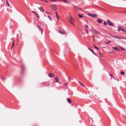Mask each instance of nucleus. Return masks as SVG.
Returning a JSON list of instances; mask_svg holds the SVG:
<instances>
[{
  "mask_svg": "<svg viewBox=\"0 0 126 126\" xmlns=\"http://www.w3.org/2000/svg\"><path fill=\"white\" fill-rule=\"evenodd\" d=\"M70 19L69 20V21L70 23L73 25L74 26H75V24L73 22H75V20L71 16H69Z\"/></svg>",
  "mask_w": 126,
  "mask_h": 126,
  "instance_id": "obj_1",
  "label": "nucleus"
},
{
  "mask_svg": "<svg viewBox=\"0 0 126 126\" xmlns=\"http://www.w3.org/2000/svg\"><path fill=\"white\" fill-rule=\"evenodd\" d=\"M88 15L92 17L95 18L97 17V16L96 14H88Z\"/></svg>",
  "mask_w": 126,
  "mask_h": 126,
  "instance_id": "obj_2",
  "label": "nucleus"
},
{
  "mask_svg": "<svg viewBox=\"0 0 126 126\" xmlns=\"http://www.w3.org/2000/svg\"><path fill=\"white\" fill-rule=\"evenodd\" d=\"M110 35L112 37L118 39H121V37L119 36H114L111 34H110Z\"/></svg>",
  "mask_w": 126,
  "mask_h": 126,
  "instance_id": "obj_3",
  "label": "nucleus"
},
{
  "mask_svg": "<svg viewBox=\"0 0 126 126\" xmlns=\"http://www.w3.org/2000/svg\"><path fill=\"white\" fill-rule=\"evenodd\" d=\"M107 22L108 23V25L110 26H113L114 24L113 23L110 22V20H107Z\"/></svg>",
  "mask_w": 126,
  "mask_h": 126,
  "instance_id": "obj_4",
  "label": "nucleus"
},
{
  "mask_svg": "<svg viewBox=\"0 0 126 126\" xmlns=\"http://www.w3.org/2000/svg\"><path fill=\"white\" fill-rule=\"evenodd\" d=\"M52 9L53 10H55L57 9L56 6L55 5H51Z\"/></svg>",
  "mask_w": 126,
  "mask_h": 126,
  "instance_id": "obj_5",
  "label": "nucleus"
},
{
  "mask_svg": "<svg viewBox=\"0 0 126 126\" xmlns=\"http://www.w3.org/2000/svg\"><path fill=\"white\" fill-rule=\"evenodd\" d=\"M59 32L60 33L63 34H64L65 33V32L64 30H59Z\"/></svg>",
  "mask_w": 126,
  "mask_h": 126,
  "instance_id": "obj_6",
  "label": "nucleus"
},
{
  "mask_svg": "<svg viewBox=\"0 0 126 126\" xmlns=\"http://www.w3.org/2000/svg\"><path fill=\"white\" fill-rule=\"evenodd\" d=\"M55 80L56 81V82H58L59 81V80L58 79V77H56L54 78Z\"/></svg>",
  "mask_w": 126,
  "mask_h": 126,
  "instance_id": "obj_7",
  "label": "nucleus"
},
{
  "mask_svg": "<svg viewBox=\"0 0 126 126\" xmlns=\"http://www.w3.org/2000/svg\"><path fill=\"white\" fill-rule=\"evenodd\" d=\"M48 76L50 78H53L54 77L53 74L51 73H49L48 74Z\"/></svg>",
  "mask_w": 126,
  "mask_h": 126,
  "instance_id": "obj_8",
  "label": "nucleus"
},
{
  "mask_svg": "<svg viewBox=\"0 0 126 126\" xmlns=\"http://www.w3.org/2000/svg\"><path fill=\"white\" fill-rule=\"evenodd\" d=\"M41 24H40V26H39V24H38V27L39 28V30H41V31H42V32H43V31L42 30V27L41 26Z\"/></svg>",
  "mask_w": 126,
  "mask_h": 126,
  "instance_id": "obj_9",
  "label": "nucleus"
},
{
  "mask_svg": "<svg viewBox=\"0 0 126 126\" xmlns=\"http://www.w3.org/2000/svg\"><path fill=\"white\" fill-rule=\"evenodd\" d=\"M67 102L70 104H71V100L69 98H68L67 99Z\"/></svg>",
  "mask_w": 126,
  "mask_h": 126,
  "instance_id": "obj_10",
  "label": "nucleus"
},
{
  "mask_svg": "<svg viewBox=\"0 0 126 126\" xmlns=\"http://www.w3.org/2000/svg\"><path fill=\"white\" fill-rule=\"evenodd\" d=\"M32 12L34 13L37 17H39V16L35 12L32 11Z\"/></svg>",
  "mask_w": 126,
  "mask_h": 126,
  "instance_id": "obj_11",
  "label": "nucleus"
},
{
  "mask_svg": "<svg viewBox=\"0 0 126 126\" xmlns=\"http://www.w3.org/2000/svg\"><path fill=\"white\" fill-rule=\"evenodd\" d=\"M38 9L41 11L42 12H43L44 11V9L41 7H39Z\"/></svg>",
  "mask_w": 126,
  "mask_h": 126,
  "instance_id": "obj_12",
  "label": "nucleus"
},
{
  "mask_svg": "<svg viewBox=\"0 0 126 126\" xmlns=\"http://www.w3.org/2000/svg\"><path fill=\"white\" fill-rule=\"evenodd\" d=\"M97 22L100 23H101L102 22V20H101L100 19H98L97 20Z\"/></svg>",
  "mask_w": 126,
  "mask_h": 126,
  "instance_id": "obj_13",
  "label": "nucleus"
},
{
  "mask_svg": "<svg viewBox=\"0 0 126 126\" xmlns=\"http://www.w3.org/2000/svg\"><path fill=\"white\" fill-rule=\"evenodd\" d=\"M118 31H122V29L121 28L120 26H118Z\"/></svg>",
  "mask_w": 126,
  "mask_h": 126,
  "instance_id": "obj_14",
  "label": "nucleus"
},
{
  "mask_svg": "<svg viewBox=\"0 0 126 126\" xmlns=\"http://www.w3.org/2000/svg\"><path fill=\"white\" fill-rule=\"evenodd\" d=\"M112 48L113 49H115L117 51L119 50V49L117 47H112Z\"/></svg>",
  "mask_w": 126,
  "mask_h": 126,
  "instance_id": "obj_15",
  "label": "nucleus"
},
{
  "mask_svg": "<svg viewBox=\"0 0 126 126\" xmlns=\"http://www.w3.org/2000/svg\"><path fill=\"white\" fill-rule=\"evenodd\" d=\"M88 49L89 50H90L91 52H92L94 54V55H95V53L93 51V50H92V49H90V48H89Z\"/></svg>",
  "mask_w": 126,
  "mask_h": 126,
  "instance_id": "obj_16",
  "label": "nucleus"
},
{
  "mask_svg": "<svg viewBox=\"0 0 126 126\" xmlns=\"http://www.w3.org/2000/svg\"><path fill=\"white\" fill-rule=\"evenodd\" d=\"M24 69H25V66L24 65H23L22 66V72L23 71Z\"/></svg>",
  "mask_w": 126,
  "mask_h": 126,
  "instance_id": "obj_17",
  "label": "nucleus"
},
{
  "mask_svg": "<svg viewBox=\"0 0 126 126\" xmlns=\"http://www.w3.org/2000/svg\"><path fill=\"white\" fill-rule=\"evenodd\" d=\"M6 4H7V5L9 7V6H10V5L9 3L8 2V0H7L6 1Z\"/></svg>",
  "mask_w": 126,
  "mask_h": 126,
  "instance_id": "obj_18",
  "label": "nucleus"
},
{
  "mask_svg": "<svg viewBox=\"0 0 126 126\" xmlns=\"http://www.w3.org/2000/svg\"><path fill=\"white\" fill-rule=\"evenodd\" d=\"M56 17L57 18V19H59V17L58 16V15L57 12L56 13Z\"/></svg>",
  "mask_w": 126,
  "mask_h": 126,
  "instance_id": "obj_19",
  "label": "nucleus"
},
{
  "mask_svg": "<svg viewBox=\"0 0 126 126\" xmlns=\"http://www.w3.org/2000/svg\"><path fill=\"white\" fill-rule=\"evenodd\" d=\"M78 16L79 17L81 18H82L83 17V16L82 15H81L79 14H78Z\"/></svg>",
  "mask_w": 126,
  "mask_h": 126,
  "instance_id": "obj_20",
  "label": "nucleus"
},
{
  "mask_svg": "<svg viewBox=\"0 0 126 126\" xmlns=\"http://www.w3.org/2000/svg\"><path fill=\"white\" fill-rule=\"evenodd\" d=\"M51 2L55 1H60V0H50Z\"/></svg>",
  "mask_w": 126,
  "mask_h": 126,
  "instance_id": "obj_21",
  "label": "nucleus"
},
{
  "mask_svg": "<svg viewBox=\"0 0 126 126\" xmlns=\"http://www.w3.org/2000/svg\"><path fill=\"white\" fill-rule=\"evenodd\" d=\"M95 34H99V33L97 31H95Z\"/></svg>",
  "mask_w": 126,
  "mask_h": 126,
  "instance_id": "obj_22",
  "label": "nucleus"
},
{
  "mask_svg": "<svg viewBox=\"0 0 126 126\" xmlns=\"http://www.w3.org/2000/svg\"><path fill=\"white\" fill-rule=\"evenodd\" d=\"M120 73L121 75H124L125 74V72L123 71H122L120 72Z\"/></svg>",
  "mask_w": 126,
  "mask_h": 126,
  "instance_id": "obj_23",
  "label": "nucleus"
},
{
  "mask_svg": "<svg viewBox=\"0 0 126 126\" xmlns=\"http://www.w3.org/2000/svg\"><path fill=\"white\" fill-rule=\"evenodd\" d=\"M13 43L12 47V48L13 47L14 45V41L13 42Z\"/></svg>",
  "mask_w": 126,
  "mask_h": 126,
  "instance_id": "obj_24",
  "label": "nucleus"
},
{
  "mask_svg": "<svg viewBox=\"0 0 126 126\" xmlns=\"http://www.w3.org/2000/svg\"><path fill=\"white\" fill-rule=\"evenodd\" d=\"M111 42V41H110L108 42H105V43L107 44H108L110 43Z\"/></svg>",
  "mask_w": 126,
  "mask_h": 126,
  "instance_id": "obj_25",
  "label": "nucleus"
},
{
  "mask_svg": "<svg viewBox=\"0 0 126 126\" xmlns=\"http://www.w3.org/2000/svg\"><path fill=\"white\" fill-rule=\"evenodd\" d=\"M18 39H17L16 40V45H18Z\"/></svg>",
  "mask_w": 126,
  "mask_h": 126,
  "instance_id": "obj_26",
  "label": "nucleus"
},
{
  "mask_svg": "<svg viewBox=\"0 0 126 126\" xmlns=\"http://www.w3.org/2000/svg\"><path fill=\"white\" fill-rule=\"evenodd\" d=\"M47 17L51 20H52V19L50 16H48Z\"/></svg>",
  "mask_w": 126,
  "mask_h": 126,
  "instance_id": "obj_27",
  "label": "nucleus"
},
{
  "mask_svg": "<svg viewBox=\"0 0 126 126\" xmlns=\"http://www.w3.org/2000/svg\"><path fill=\"white\" fill-rule=\"evenodd\" d=\"M103 24L104 25H107V22H106L105 21L103 23Z\"/></svg>",
  "mask_w": 126,
  "mask_h": 126,
  "instance_id": "obj_28",
  "label": "nucleus"
},
{
  "mask_svg": "<svg viewBox=\"0 0 126 126\" xmlns=\"http://www.w3.org/2000/svg\"><path fill=\"white\" fill-rule=\"evenodd\" d=\"M85 27L86 29H87L88 28V26L86 25H85Z\"/></svg>",
  "mask_w": 126,
  "mask_h": 126,
  "instance_id": "obj_29",
  "label": "nucleus"
},
{
  "mask_svg": "<svg viewBox=\"0 0 126 126\" xmlns=\"http://www.w3.org/2000/svg\"><path fill=\"white\" fill-rule=\"evenodd\" d=\"M94 47L95 48H96V49L97 50H99L100 49H99V48H98V47H96L95 46H94Z\"/></svg>",
  "mask_w": 126,
  "mask_h": 126,
  "instance_id": "obj_30",
  "label": "nucleus"
},
{
  "mask_svg": "<svg viewBox=\"0 0 126 126\" xmlns=\"http://www.w3.org/2000/svg\"><path fill=\"white\" fill-rule=\"evenodd\" d=\"M78 10L79 11L81 10V8H80V7H79V8H78Z\"/></svg>",
  "mask_w": 126,
  "mask_h": 126,
  "instance_id": "obj_31",
  "label": "nucleus"
},
{
  "mask_svg": "<svg viewBox=\"0 0 126 126\" xmlns=\"http://www.w3.org/2000/svg\"><path fill=\"white\" fill-rule=\"evenodd\" d=\"M81 85L83 86V87H85V85H83L82 83H81V84H80Z\"/></svg>",
  "mask_w": 126,
  "mask_h": 126,
  "instance_id": "obj_32",
  "label": "nucleus"
},
{
  "mask_svg": "<svg viewBox=\"0 0 126 126\" xmlns=\"http://www.w3.org/2000/svg\"><path fill=\"white\" fill-rule=\"evenodd\" d=\"M109 75L110 76L112 77L113 78H114V77L112 75V74H109Z\"/></svg>",
  "mask_w": 126,
  "mask_h": 126,
  "instance_id": "obj_33",
  "label": "nucleus"
},
{
  "mask_svg": "<svg viewBox=\"0 0 126 126\" xmlns=\"http://www.w3.org/2000/svg\"><path fill=\"white\" fill-rule=\"evenodd\" d=\"M53 85L52 86H55V82H53Z\"/></svg>",
  "mask_w": 126,
  "mask_h": 126,
  "instance_id": "obj_34",
  "label": "nucleus"
},
{
  "mask_svg": "<svg viewBox=\"0 0 126 126\" xmlns=\"http://www.w3.org/2000/svg\"><path fill=\"white\" fill-rule=\"evenodd\" d=\"M121 49H122L123 50H125V49L124 48H123L122 47L121 48Z\"/></svg>",
  "mask_w": 126,
  "mask_h": 126,
  "instance_id": "obj_35",
  "label": "nucleus"
},
{
  "mask_svg": "<svg viewBox=\"0 0 126 126\" xmlns=\"http://www.w3.org/2000/svg\"><path fill=\"white\" fill-rule=\"evenodd\" d=\"M122 31H123V32H125V30L124 29H122Z\"/></svg>",
  "mask_w": 126,
  "mask_h": 126,
  "instance_id": "obj_36",
  "label": "nucleus"
},
{
  "mask_svg": "<svg viewBox=\"0 0 126 126\" xmlns=\"http://www.w3.org/2000/svg\"><path fill=\"white\" fill-rule=\"evenodd\" d=\"M75 7L77 9H78V8L77 6H75Z\"/></svg>",
  "mask_w": 126,
  "mask_h": 126,
  "instance_id": "obj_37",
  "label": "nucleus"
},
{
  "mask_svg": "<svg viewBox=\"0 0 126 126\" xmlns=\"http://www.w3.org/2000/svg\"><path fill=\"white\" fill-rule=\"evenodd\" d=\"M99 54H100V56H101V53H100V52H99Z\"/></svg>",
  "mask_w": 126,
  "mask_h": 126,
  "instance_id": "obj_38",
  "label": "nucleus"
},
{
  "mask_svg": "<svg viewBox=\"0 0 126 126\" xmlns=\"http://www.w3.org/2000/svg\"><path fill=\"white\" fill-rule=\"evenodd\" d=\"M45 2H47V0H45Z\"/></svg>",
  "mask_w": 126,
  "mask_h": 126,
  "instance_id": "obj_39",
  "label": "nucleus"
},
{
  "mask_svg": "<svg viewBox=\"0 0 126 126\" xmlns=\"http://www.w3.org/2000/svg\"><path fill=\"white\" fill-rule=\"evenodd\" d=\"M79 83L80 84H81V82L79 81Z\"/></svg>",
  "mask_w": 126,
  "mask_h": 126,
  "instance_id": "obj_40",
  "label": "nucleus"
},
{
  "mask_svg": "<svg viewBox=\"0 0 126 126\" xmlns=\"http://www.w3.org/2000/svg\"><path fill=\"white\" fill-rule=\"evenodd\" d=\"M2 79H4H4H4V78H3V77H2Z\"/></svg>",
  "mask_w": 126,
  "mask_h": 126,
  "instance_id": "obj_41",
  "label": "nucleus"
},
{
  "mask_svg": "<svg viewBox=\"0 0 126 126\" xmlns=\"http://www.w3.org/2000/svg\"><path fill=\"white\" fill-rule=\"evenodd\" d=\"M86 31H87L88 32V30L87 29H86Z\"/></svg>",
  "mask_w": 126,
  "mask_h": 126,
  "instance_id": "obj_42",
  "label": "nucleus"
},
{
  "mask_svg": "<svg viewBox=\"0 0 126 126\" xmlns=\"http://www.w3.org/2000/svg\"><path fill=\"white\" fill-rule=\"evenodd\" d=\"M46 13H47V14L48 13V12L47 11L46 12Z\"/></svg>",
  "mask_w": 126,
  "mask_h": 126,
  "instance_id": "obj_43",
  "label": "nucleus"
},
{
  "mask_svg": "<svg viewBox=\"0 0 126 126\" xmlns=\"http://www.w3.org/2000/svg\"><path fill=\"white\" fill-rule=\"evenodd\" d=\"M126 33V30H125V32Z\"/></svg>",
  "mask_w": 126,
  "mask_h": 126,
  "instance_id": "obj_44",
  "label": "nucleus"
},
{
  "mask_svg": "<svg viewBox=\"0 0 126 126\" xmlns=\"http://www.w3.org/2000/svg\"><path fill=\"white\" fill-rule=\"evenodd\" d=\"M117 80L118 81H119V80L118 79V80Z\"/></svg>",
  "mask_w": 126,
  "mask_h": 126,
  "instance_id": "obj_45",
  "label": "nucleus"
}]
</instances>
